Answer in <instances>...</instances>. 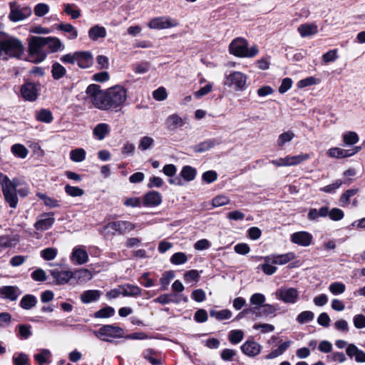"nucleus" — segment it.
Masks as SVG:
<instances>
[{"instance_id":"11","label":"nucleus","mask_w":365,"mask_h":365,"mask_svg":"<svg viewBox=\"0 0 365 365\" xmlns=\"http://www.w3.org/2000/svg\"><path fill=\"white\" fill-rule=\"evenodd\" d=\"M53 215V212H47L42 214L41 215V218L35 222V228L37 230L41 231L47 230L49 228H51L55 222Z\"/></svg>"},{"instance_id":"60","label":"nucleus","mask_w":365,"mask_h":365,"mask_svg":"<svg viewBox=\"0 0 365 365\" xmlns=\"http://www.w3.org/2000/svg\"><path fill=\"white\" fill-rule=\"evenodd\" d=\"M22 339H28L31 335V326L29 325L19 324L16 327Z\"/></svg>"},{"instance_id":"3","label":"nucleus","mask_w":365,"mask_h":365,"mask_svg":"<svg viewBox=\"0 0 365 365\" xmlns=\"http://www.w3.org/2000/svg\"><path fill=\"white\" fill-rule=\"evenodd\" d=\"M0 52L2 59L20 58L24 52V46L19 38L6 36L0 38Z\"/></svg>"},{"instance_id":"48","label":"nucleus","mask_w":365,"mask_h":365,"mask_svg":"<svg viewBox=\"0 0 365 365\" xmlns=\"http://www.w3.org/2000/svg\"><path fill=\"white\" fill-rule=\"evenodd\" d=\"M314 318V314L311 311H304L301 312L297 317L298 323L303 324L312 321Z\"/></svg>"},{"instance_id":"62","label":"nucleus","mask_w":365,"mask_h":365,"mask_svg":"<svg viewBox=\"0 0 365 365\" xmlns=\"http://www.w3.org/2000/svg\"><path fill=\"white\" fill-rule=\"evenodd\" d=\"M154 143V140L151 137H143L138 145V148L141 150H145L150 148Z\"/></svg>"},{"instance_id":"20","label":"nucleus","mask_w":365,"mask_h":365,"mask_svg":"<svg viewBox=\"0 0 365 365\" xmlns=\"http://www.w3.org/2000/svg\"><path fill=\"white\" fill-rule=\"evenodd\" d=\"M76 56V63L80 68H87L93 64V57L89 51H77Z\"/></svg>"},{"instance_id":"40","label":"nucleus","mask_w":365,"mask_h":365,"mask_svg":"<svg viewBox=\"0 0 365 365\" xmlns=\"http://www.w3.org/2000/svg\"><path fill=\"white\" fill-rule=\"evenodd\" d=\"M215 145V142L214 140H205L196 145L194 147V150L196 153H203L213 148Z\"/></svg>"},{"instance_id":"43","label":"nucleus","mask_w":365,"mask_h":365,"mask_svg":"<svg viewBox=\"0 0 365 365\" xmlns=\"http://www.w3.org/2000/svg\"><path fill=\"white\" fill-rule=\"evenodd\" d=\"M294 136L295 135L292 131L288 130L284 132L279 135L277 144L279 147L282 148L285 143L290 142Z\"/></svg>"},{"instance_id":"14","label":"nucleus","mask_w":365,"mask_h":365,"mask_svg":"<svg viewBox=\"0 0 365 365\" xmlns=\"http://www.w3.org/2000/svg\"><path fill=\"white\" fill-rule=\"evenodd\" d=\"M291 241L298 245L307 247L312 243V235L304 231L297 232L291 235Z\"/></svg>"},{"instance_id":"52","label":"nucleus","mask_w":365,"mask_h":365,"mask_svg":"<svg viewBox=\"0 0 365 365\" xmlns=\"http://www.w3.org/2000/svg\"><path fill=\"white\" fill-rule=\"evenodd\" d=\"M65 192L68 195L71 197H80L84 194L83 189L78 187L71 186L70 185H66L65 186Z\"/></svg>"},{"instance_id":"31","label":"nucleus","mask_w":365,"mask_h":365,"mask_svg":"<svg viewBox=\"0 0 365 365\" xmlns=\"http://www.w3.org/2000/svg\"><path fill=\"white\" fill-rule=\"evenodd\" d=\"M106 30L103 26L96 25L88 31V36L93 41H97L99 38H105Z\"/></svg>"},{"instance_id":"50","label":"nucleus","mask_w":365,"mask_h":365,"mask_svg":"<svg viewBox=\"0 0 365 365\" xmlns=\"http://www.w3.org/2000/svg\"><path fill=\"white\" fill-rule=\"evenodd\" d=\"M14 365H27L29 356L24 353H16L13 356Z\"/></svg>"},{"instance_id":"45","label":"nucleus","mask_w":365,"mask_h":365,"mask_svg":"<svg viewBox=\"0 0 365 365\" xmlns=\"http://www.w3.org/2000/svg\"><path fill=\"white\" fill-rule=\"evenodd\" d=\"M36 119L38 121L49 123L53 120V115L50 110L41 109L36 115Z\"/></svg>"},{"instance_id":"61","label":"nucleus","mask_w":365,"mask_h":365,"mask_svg":"<svg viewBox=\"0 0 365 365\" xmlns=\"http://www.w3.org/2000/svg\"><path fill=\"white\" fill-rule=\"evenodd\" d=\"M230 202V199L225 195H217L212 200L213 207H221L227 205Z\"/></svg>"},{"instance_id":"15","label":"nucleus","mask_w":365,"mask_h":365,"mask_svg":"<svg viewBox=\"0 0 365 365\" xmlns=\"http://www.w3.org/2000/svg\"><path fill=\"white\" fill-rule=\"evenodd\" d=\"M186 123V118H182L178 114L170 115L165 120V125L168 130L175 131L178 128L184 126Z\"/></svg>"},{"instance_id":"6","label":"nucleus","mask_w":365,"mask_h":365,"mask_svg":"<svg viewBox=\"0 0 365 365\" xmlns=\"http://www.w3.org/2000/svg\"><path fill=\"white\" fill-rule=\"evenodd\" d=\"M93 334L99 339L110 341V339L120 338L123 335L122 328L113 324L103 325L98 330L93 331Z\"/></svg>"},{"instance_id":"44","label":"nucleus","mask_w":365,"mask_h":365,"mask_svg":"<svg viewBox=\"0 0 365 365\" xmlns=\"http://www.w3.org/2000/svg\"><path fill=\"white\" fill-rule=\"evenodd\" d=\"M210 316L219 320L229 319L232 317V312L228 309H222L220 311L211 310Z\"/></svg>"},{"instance_id":"23","label":"nucleus","mask_w":365,"mask_h":365,"mask_svg":"<svg viewBox=\"0 0 365 365\" xmlns=\"http://www.w3.org/2000/svg\"><path fill=\"white\" fill-rule=\"evenodd\" d=\"M162 202V195L157 191H150L143 197L145 206L155 207Z\"/></svg>"},{"instance_id":"53","label":"nucleus","mask_w":365,"mask_h":365,"mask_svg":"<svg viewBox=\"0 0 365 365\" xmlns=\"http://www.w3.org/2000/svg\"><path fill=\"white\" fill-rule=\"evenodd\" d=\"M244 337V333L242 330H232L229 334V340L233 344L240 343Z\"/></svg>"},{"instance_id":"33","label":"nucleus","mask_w":365,"mask_h":365,"mask_svg":"<svg viewBox=\"0 0 365 365\" xmlns=\"http://www.w3.org/2000/svg\"><path fill=\"white\" fill-rule=\"evenodd\" d=\"M118 235H125L133 230L136 226L135 224L124 220L115 221Z\"/></svg>"},{"instance_id":"30","label":"nucleus","mask_w":365,"mask_h":365,"mask_svg":"<svg viewBox=\"0 0 365 365\" xmlns=\"http://www.w3.org/2000/svg\"><path fill=\"white\" fill-rule=\"evenodd\" d=\"M143 357L152 365H161L163 364L162 358L158 353L153 349H147L143 352Z\"/></svg>"},{"instance_id":"18","label":"nucleus","mask_w":365,"mask_h":365,"mask_svg":"<svg viewBox=\"0 0 365 365\" xmlns=\"http://www.w3.org/2000/svg\"><path fill=\"white\" fill-rule=\"evenodd\" d=\"M50 273L54 279L55 284L58 285L67 283L73 277V273L71 271L52 269Z\"/></svg>"},{"instance_id":"59","label":"nucleus","mask_w":365,"mask_h":365,"mask_svg":"<svg viewBox=\"0 0 365 365\" xmlns=\"http://www.w3.org/2000/svg\"><path fill=\"white\" fill-rule=\"evenodd\" d=\"M262 317H267L270 315L275 316L277 309L274 305L269 304H264L261 307Z\"/></svg>"},{"instance_id":"56","label":"nucleus","mask_w":365,"mask_h":365,"mask_svg":"<svg viewBox=\"0 0 365 365\" xmlns=\"http://www.w3.org/2000/svg\"><path fill=\"white\" fill-rule=\"evenodd\" d=\"M154 302L162 304H167L171 302H178L177 301L175 300V295L172 294H162L158 297L155 298L154 299Z\"/></svg>"},{"instance_id":"1","label":"nucleus","mask_w":365,"mask_h":365,"mask_svg":"<svg viewBox=\"0 0 365 365\" xmlns=\"http://www.w3.org/2000/svg\"><path fill=\"white\" fill-rule=\"evenodd\" d=\"M86 93L93 106L103 110H118L127 99L126 90L120 86H115L103 91L98 85L91 84L88 86Z\"/></svg>"},{"instance_id":"12","label":"nucleus","mask_w":365,"mask_h":365,"mask_svg":"<svg viewBox=\"0 0 365 365\" xmlns=\"http://www.w3.org/2000/svg\"><path fill=\"white\" fill-rule=\"evenodd\" d=\"M361 150L360 146H356L352 149L344 150L339 148H332L328 150V155L331 158H344L350 157Z\"/></svg>"},{"instance_id":"36","label":"nucleus","mask_w":365,"mask_h":365,"mask_svg":"<svg viewBox=\"0 0 365 365\" xmlns=\"http://www.w3.org/2000/svg\"><path fill=\"white\" fill-rule=\"evenodd\" d=\"M45 39L47 41L46 45H48L51 52H56L58 50H63L64 48V45L61 43L60 39L56 37H45Z\"/></svg>"},{"instance_id":"2","label":"nucleus","mask_w":365,"mask_h":365,"mask_svg":"<svg viewBox=\"0 0 365 365\" xmlns=\"http://www.w3.org/2000/svg\"><path fill=\"white\" fill-rule=\"evenodd\" d=\"M0 184L1 185L4 199L12 208H15L17 206V193L21 197H24L27 196L29 192L28 187L18 188L21 184L17 178H14L13 180H11L7 175L1 173H0Z\"/></svg>"},{"instance_id":"37","label":"nucleus","mask_w":365,"mask_h":365,"mask_svg":"<svg viewBox=\"0 0 365 365\" xmlns=\"http://www.w3.org/2000/svg\"><path fill=\"white\" fill-rule=\"evenodd\" d=\"M196 174L197 171L195 168L190 165L184 166L180 172L182 178L187 182L193 180L195 178Z\"/></svg>"},{"instance_id":"27","label":"nucleus","mask_w":365,"mask_h":365,"mask_svg":"<svg viewBox=\"0 0 365 365\" xmlns=\"http://www.w3.org/2000/svg\"><path fill=\"white\" fill-rule=\"evenodd\" d=\"M51 351L47 349H43L40 352L34 354V359L38 365H48L50 364Z\"/></svg>"},{"instance_id":"7","label":"nucleus","mask_w":365,"mask_h":365,"mask_svg":"<svg viewBox=\"0 0 365 365\" xmlns=\"http://www.w3.org/2000/svg\"><path fill=\"white\" fill-rule=\"evenodd\" d=\"M10 13L9 18L11 21L16 22L24 20L31 14V9L29 7H20L16 2L9 3Z\"/></svg>"},{"instance_id":"13","label":"nucleus","mask_w":365,"mask_h":365,"mask_svg":"<svg viewBox=\"0 0 365 365\" xmlns=\"http://www.w3.org/2000/svg\"><path fill=\"white\" fill-rule=\"evenodd\" d=\"M21 94L26 101H35L38 96V89L36 86L33 83H25L21 87Z\"/></svg>"},{"instance_id":"10","label":"nucleus","mask_w":365,"mask_h":365,"mask_svg":"<svg viewBox=\"0 0 365 365\" xmlns=\"http://www.w3.org/2000/svg\"><path fill=\"white\" fill-rule=\"evenodd\" d=\"M278 299L285 303L294 304L298 299V291L294 288L280 289L277 293Z\"/></svg>"},{"instance_id":"29","label":"nucleus","mask_w":365,"mask_h":365,"mask_svg":"<svg viewBox=\"0 0 365 365\" xmlns=\"http://www.w3.org/2000/svg\"><path fill=\"white\" fill-rule=\"evenodd\" d=\"M302 37H307L314 35L318 32L317 26L315 24H304L297 29Z\"/></svg>"},{"instance_id":"35","label":"nucleus","mask_w":365,"mask_h":365,"mask_svg":"<svg viewBox=\"0 0 365 365\" xmlns=\"http://www.w3.org/2000/svg\"><path fill=\"white\" fill-rule=\"evenodd\" d=\"M329 213V207H322L319 210H317L315 208H312L309 210L308 213V218L310 220H316L318 217H325L328 216Z\"/></svg>"},{"instance_id":"39","label":"nucleus","mask_w":365,"mask_h":365,"mask_svg":"<svg viewBox=\"0 0 365 365\" xmlns=\"http://www.w3.org/2000/svg\"><path fill=\"white\" fill-rule=\"evenodd\" d=\"M86 153L83 148H76L70 152V158L72 161L80 163L85 160Z\"/></svg>"},{"instance_id":"51","label":"nucleus","mask_w":365,"mask_h":365,"mask_svg":"<svg viewBox=\"0 0 365 365\" xmlns=\"http://www.w3.org/2000/svg\"><path fill=\"white\" fill-rule=\"evenodd\" d=\"M343 141L346 145H354L359 141V136L355 132L350 131L343 135Z\"/></svg>"},{"instance_id":"46","label":"nucleus","mask_w":365,"mask_h":365,"mask_svg":"<svg viewBox=\"0 0 365 365\" xmlns=\"http://www.w3.org/2000/svg\"><path fill=\"white\" fill-rule=\"evenodd\" d=\"M265 301V296L261 293H255L250 298V302L254 307H261L264 304Z\"/></svg>"},{"instance_id":"4","label":"nucleus","mask_w":365,"mask_h":365,"mask_svg":"<svg viewBox=\"0 0 365 365\" xmlns=\"http://www.w3.org/2000/svg\"><path fill=\"white\" fill-rule=\"evenodd\" d=\"M229 51L230 53L240 58H252L259 52L255 45L248 48V42L243 38H236L232 40L229 46Z\"/></svg>"},{"instance_id":"38","label":"nucleus","mask_w":365,"mask_h":365,"mask_svg":"<svg viewBox=\"0 0 365 365\" xmlns=\"http://www.w3.org/2000/svg\"><path fill=\"white\" fill-rule=\"evenodd\" d=\"M51 73L54 79L58 80L66 75V70L61 64L56 62L52 66Z\"/></svg>"},{"instance_id":"25","label":"nucleus","mask_w":365,"mask_h":365,"mask_svg":"<svg viewBox=\"0 0 365 365\" xmlns=\"http://www.w3.org/2000/svg\"><path fill=\"white\" fill-rule=\"evenodd\" d=\"M122 295L124 297H136L141 294L142 289L137 285L125 284L120 285Z\"/></svg>"},{"instance_id":"28","label":"nucleus","mask_w":365,"mask_h":365,"mask_svg":"<svg viewBox=\"0 0 365 365\" xmlns=\"http://www.w3.org/2000/svg\"><path fill=\"white\" fill-rule=\"evenodd\" d=\"M57 29L68 34L67 38L70 40L76 39L78 37V33L77 29L71 24L61 23L58 25Z\"/></svg>"},{"instance_id":"19","label":"nucleus","mask_w":365,"mask_h":365,"mask_svg":"<svg viewBox=\"0 0 365 365\" xmlns=\"http://www.w3.org/2000/svg\"><path fill=\"white\" fill-rule=\"evenodd\" d=\"M346 354L351 359L354 358L359 363L365 362V352L359 349L354 344H349L346 349Z\"/></svg>"},{"instance_id":"9","label":"nucleus","mask_w":365,"mask_h":365,"mask_svg":"<svg viewBox=\"0 0 365 365\" xmlns=\"http://www.w3.org/2000/svg\"><path fill=\"white\" fill-rule=\"evenodd\" d=\"M247 78L241 72L234 71L227 76L225 84L228 86H234L235 90L242 91L245 88Z\"/></svg>"},{"instance_id":"22","label":"nucleus","mask_w":365,"mask_h":365,"mask_svg":"<svg viewBox=\"0 0 365 365\" xmlns=\"http://www.w3.org/2000/svg\"><path fill=\"white\" fill-rule=\"evenodd\" d=\"M242 351L247 356H255L261 350V346L254 341H247L241 346Z\"/></svg>"},{"instance_id":"64","label":"nucleus","mask_w":365,"mask_h":365,"mask_svg":"<svg viewBox=\"0 0 365 365\" xmlns=\"http://www.w3.org/2000/svg\"><path fill=\"white\" fill-rule=\"evenodd\" d=\"M353 323L356 329L365 328V316L361 314L355 315L353 318Z\"/></svg>"},{"instance_id":"42","label":"nucleus","mask_w":365,"mask_h":365,"mask_svg":"<svg viewBox=\"0 0 365 365\" xmlns=\"http://www.w3.org/2000/svg\"><path fill=\"white\" fill-rule=\"evenodd\" d=\"M115 309L109 306L103 307L96 312L93 314L95 318H109L114 315Z\"/></svg>"},{"instance_id":"47","label":"nucleus","mask_w":365,"mask_h":365,"mask_svg":"<svg viewBox=\"0 0 365 365\" xmlns=\"http://www.w3.org/2000/svg\"><path fill=\"white\" fill-rule=\"evenodd\" d=\"M329 289L334 295L341 294L346 290V286L344 283L335 282L330 284Z\"/></svg>"},{"instance_id":"57","label":"nucleus","mask_w":365,"mask_h":365,"mask_svg":"<svg viewBox=\"0 0 365 365\" xmlns=\"http://www.w3.org/2000/svg\"><path fill=\"white\" fill-rule=\"evenodd\" d=\"M187 260V255L184 252L175 253L170 258V262L176 265L184 264Z\"/></svg>"},{"instance_id":"24","label":"nucleus","mask_w":365,"mask_h":365,"mask_svg":"<svg viewBox=\"0 0 365 365\" xmlns=\"http://www.w3.org/2000/svg\"><path fill=\"white\" fill-rule=\"evenodd\" d=\"M19 242L18 235L0 236V252L6 248L16 246Z\"/></svg>"},{"instance_id":"49","label":"nucleus","mask_w":365,"mask_h":365,"mask_svg":"<svg viewBox=\"0 0 365 365\" xmlns=\"http://www.w3.org/2000/svg\"><path fill=\"white\" fill-rule=\"evenodd\" d=\"M37 196L43 201L44 205L47 207L51 208L59 207L58 200L51 198L45 194L38 193Z\"/></svg>"},{"instance_id":"34","label":"nucleus","mask_w":365,"mask_h":365,"mask_svg":"<svg viewBox=\"0 0 365 365\" xmlns=\"http://www.w3.org/2000/svg\"><path fill=\"white\" fill-rule=\"evenodd\" d=\"M37 304V299L32 294L24 295L20 301V307L24 309H31Z\"/></svg>"},{"instance_id":"63","label":"nucleus","mask_w":365,"mask_h":365,"mask_svg":"<svg viewBox=\"0 0 365 365\" xmlns=\"http://www.w3.org/2000/svg\"><path fill=\"white\" fill-rule=\"evenodd\" d=\"M338 58L337 50H330L322 56V61L324 63H327L334 62Z\"/></svg>"},{"instance_id":"21","label":"nucleus","mask_w":365,"mask_h":365,"mask_svg":"<svg viewBox=\"0 0 365 365\" xmlns=\"http://www.w3.org/2000/svg\"><path fill=\"white\" fill-rule=\"evenodd\" d=\"M21 294V292L16 286H4L0 288V294L10 301L16 300Z\"/></svg>"},{"instance_id":"26","label":"nucleus","mask_w":365,"mask_h":365,"mask_svg":"<svg viewBox=\"0 0 365 365\" xmlns=\"http://www.w3.org/2000/svg\"><path fill=\"white\" fill-rule=\"evenodd\" d=\"M110 127L108 124L101 123H98L93 129V137L98 140H102L109 133Z\"/></svg>"},{"instance_id":"41","label":"nucleus","mask_w":365,"mask_h":365,"mask_svg":"<svg viewBox=\"0 0 365 365\" xmlns=\"http://www.w3.org/2000/svg\"><path fill=\"white\" fill-rule=\"evenodd\" d=\"M11 150L14 155L21 158H25L29 153L26 148L21 144H14L11 146Z\"/></svg>"},{"instance_id":"54","label":"nucleus","mask_w":365,"mask_h":365,"mask_svg":"<svg viewBox=\"0 0 365 365\" xmlns=\"http://www.w3.org/2000/svg\"><path fill=\"white\" fill-rule=\"evenodd\" d=\"M175 277V274L173 271L165 272L160 279V284H162V289L166 290L170 282Z\"/></svg>"},{"instance_id":"8","label":"nucleus","mask_w":365,"mask_h":365,"mask_svg":"<svg viewBox=\"0 0 365 365\" xmlns=\"http://www.w3.org/2000/svg\"><path fill=\"white\" fill-rule=\"evenodd\" d=\"M178 25V23L175 19L168 16L154 18L148 24L149 28L158 30L175 27Z\"/></svg>"},{"instance_id":"32","label":"nucleus","mask_w":365,"mask_h":365,"mask_svg":"<svg viewBox=\"0 0 365 365\" xmlns=\"http://www.w3.org/2000/svg\"><path fill=\"white\" fill-rule=\"evenodd\" d=\"M101 296L98 290H87L81 296V300L84 304H88L97 301Z\"/></svg>"},{"instance_id":"55","label":"nucleus","mask_w":365,"mask_h":365,"mask_svg":"<svg viewBox=\"0 0 365 365\" xmlns=\"http://www.w3.org/2000/svg\"><path fill=\"white\" fill-rule=\"evenodd\" d=\"M57 255V250L53 247H48L41 251V256L45 260H52L56 258Z\"/></svg>"},{"instance_id":"16","label":"nucleus","mask_w":365,"mask_h":365,"mask_svg":"<svg viewBox=\"0 0 365 365\" xmlns=\"http://www.w3.org/2000/svg\"><path fill=\"white\" fill-rule=\"evenodd\" d=\"M294 258V254L289 252L283 255H271L264 258V262H272L275 264H285L292 261Z\"/></svg>"},{"instance_id":"5","label":"nucleus","mask_w":365,"mask_h":365,"mask_svg":"<svg viewBox=\"0 0 365 365\" xmlns=\"http://www.w3.org/2000/svg\"><path fill=\"white\" fill-rule=\"evenodd\" d=\"M47 41L45 37L31 36L29 40V61L34 63H40L43 61L46 53L43 51V48L46 46Z\"/></svg>"},{"instance_id":"17","label":"nucleus","mask_w":365,"mask_h":365,"mask_svg":"<svg viewBox=\"0 0 365 365\" xmlns=\"http://www.w3.org/2000/svg\"><path fill=\"white\" fill-rule=\"evenodd\" d=\"M71 260L76 264H83L88 261V255L84 249L76 247L72 251Z\"/></svg>"},{"instance_id":"58","label":"nucleus","mask_w":365,"mask_h":365,"mask_svg":"<svg viewBox=\"0 0 365 365\" xmlns=\"http://www.w3.org/2000/svg\"><path fill=\"white\" fill-rule=\"evenodd\" d=\"M34 11L36 16H43L48 13L49 6L46 4L39 3L35 6Z\"/></svg>"}]
</instances>
